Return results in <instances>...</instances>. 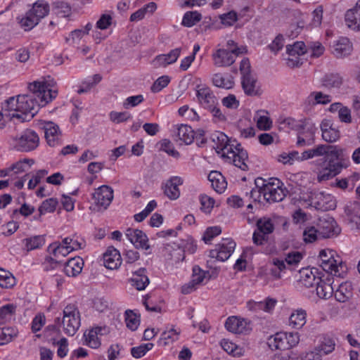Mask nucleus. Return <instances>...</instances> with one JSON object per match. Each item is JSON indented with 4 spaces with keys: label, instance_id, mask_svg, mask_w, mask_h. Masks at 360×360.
Instances as JSON below:
<instances>
[{
    "label": "nucleus",
    "instance_id": "bb28decb",
    "mask_svg": "<svg viewBox=\"0 0 360 360\" xmlns=\"http://www.w3.org/2000/svg\"><path fill=\"white\" fill-rule=\"evenodd\" d=\"M181 48H176L171 50L168 53L160 54L155 58V61L160 65L166 66L175 63L179 58Z\"/></svg>",
    "mask_w": 360,
    "mask_h": 360
},
{
    "label": "nucleus",
    "instance_id": "4c0bfd02",
    "mask_svg": "<svg viewBox=\"0 0 360 360\" xmlns=\"http://www.w3.org/2000/svg\"><path fill=\"white\" fill-rule=\"evenodd\" d=\"M299 282L306 288L312 287L319 281V277H316L312 271L309 269H302L300 271Z\"/></svg>",
    "mask_w": 360,
    "mask_h": 360
},
{
    "label": "nucleus",
    "instance_id": "cd10ccee",
    "mask_svg": "<svg viewBox=\"0 0 360 360\" xmlns=\"http://www.w3.org/2000/svg\"><path fill=\"white\" fill-rule=\"evenodd\" d=\"M56 84L54 79L49 75L39 80L28 83L27 90H52Z\"/></svg>",
    "mask_w": 360,
    "mask_h": 360
},
{
    "label": "nucleus",
    "instance_id": "dca6fc26",
    "mask_svg": "<svg viewBox=\"0 0 360 360\" xmlns=\"http://www.w3.org/2000/svg\"><path fill=\"white\" fill-rule=\"evenodd\" d=\"M240 72L242 75L241 84L243 90H254L256 80L251 75V66L248 58H243L240 64Z\"/></svg>",
    "mask_w": 360,
    "mask_h": 360
},
{
    "label": "nucleus",
    "instance_id": "7ed1b4c3",
    "mask_svg": "<svg viewBox=\"0 0 360 360\" xmlns=\"http://www.w3.org/2000/svg\"><path fill=\"white\" fill-rule=\"evenodd\" d=\"M227 46L231 50L218 49L212 53V58L215 66H230L235 62L236 56L248 52L247 46H238L233 40H229Z\"/></svg>",
    "mask_w": 360,
    "mask_h": 360
},
{
    "label": "nucleus",
    "instance_id": "f03ea898",
    "mask_svg": "<svg viewBox=\"0 0 360 360\" xmlns=\"http://www.w3.org/2000/svg\"><path fill=\"white\" fill-rule=\"evenodd\" d=\"M255 185L257 191L269 203L281 202L286 195V191L283 188V183L276 178L268 180L257 178L255 179Z\"/></svg>",
    "mask_w": 360,
    "mask_h": 360
},
{
    "label": "nucleus",
    "instance_id": "2f4dec72",
    "mask_svg": "<svg viewBox=\"0 0 360 360\" xmlns=\"http://www.w3.org/2000/svg\"><path fill=\"white\" fill-rule=\"evenodd\" d=\"M48 250L54 257L50 259L51 261L65 257L71 252L63 241L61 243L54 242L51 243L49 245Z\"/></svg>",
    "mask_w": 360,
    "mask_h": 360
},
{
    "label": "nucleus",
    "instance_id": "20e7f679",
    "mask_svg": "<svg viewBox=\"0 0 360 360\" xmlns=\"http://www.w3.org/2000/svg\"><path fill=\"white\" fill-rule=\"evenodd\" d=\"M303 259V255L298 251H291L284 254V257H273L271 260L275 269H271V276L274 279L281 278V273L286 269L295 268Z\"/></svg>",
    "mask_w": 360,
    "mask_h": 360
},
{
    "label": "nucleus",
    "instance_id": "5701e85b",
    "mask_svg": "<svg viewBox=\"0 0 360 360\" xmlns=\"http://www.w3.org/2000/svg\"><path fill=\"white\" fill-rule=\"evenodd\" d=\"M307 316L306 310L302 308L292 310L288 319L289 326L296 330L302 328L307 323Z\"/></svg>",
    "mask_w": 360,
    "mask_h": 360
},
{
    "label": "nucleus",
    "instance_id": "39448f33",
    "mask_svg": "<svg viewBox=\"0 0 360 360\" xmlns=\"http://www.w3.org/2000/svg\"><path fill=\"white\" fill-rule=\"evenodd\" d=\"M39 143L37 134L27 129L20 134L12 136L9 139L10 146L15 150L22 152H29L36 149Z\"/></svg>",
    "mask_w": 360,
    "mask_h": 360
},
{
    "label": "nucleus",
    "instance_id": "e2e57ef3",
    "mask_svg": "<svg viewBox=\"0 0 360 360\" xmlns=\"http://www.w3.org/2000/svg\"><path fill=\"white\" fill-rule=\"evenodd\" d=\"M153 346V343L142 344L138 347H132L131 354L136 359L141 358L147 352L152 349Z\"/></svg>",
    "mask_w": 360,
    "mask_h": 360
},
{
    "label": "nucleus",
    "instance_id": "c756f323",
    "mask_svg": "<svg viewBox=\"0 0 360 360\" xmlns=\"http://www.w3.org/2000/svg\"><path fill=\"white\" fill-rule=\"evenodd\" d=\"M212 187L217 192L222 193L227 186V183L222 174L217 171L211 172L208 175Z\"/></svg>",
    "mask_w": 360,
    "mask_h": 360
},
{
    "label": "nucleus",
    "instance_id": "4be33fe9",
    "mask_svg": "<svg viewBox=\"0 0 360 360\" xmlns=\"http://www.w3.org/2000/svg\"><path fill=\"white\" fill-rule=\"evenodd\" d=\"M103 263L108 269H117L122 263V258L119 251L113 247L108 248L103 254Z\"/></svg>",
    "mask_w": 360,
    "mask_h": 360
},
{
    "label": "nucleus",
    "instance_id": "412c9836",
    "mask_svg": "<svg viewBox=\"0 0 360 360\" xmlns=\"http://www.w3.org/2000/svg\"><path fill=\"white\" fill-rule=\"evenodd\" d=\"M333 48V53L337 58H343L349 56L353 49L352 44L347 37H341L334 41Z\"/></svg>",
    "mask_w": 360,
    "mask_h": 360
},
{
    "label": "nucleus",
    "instance_id": "de8ad7c7",
    "mask_svg": "<svg viewBox=\"0 0 360 360\" xmlns=\"http://www.w3.org/2000/svg\"><path fill=\"white\" fill-rule=\"evenodd\" d=\"M345 213L350 221L359 226L360 222V205L358 202H351L347 205Z\"/></svg>",
    "mask_w": 360,
    "mask_h": 360
},
{
    "label": "nucleus",
    "instance_id": "e433bc0d",
    "mask_svg": "<svg viewBox=\"0 0 360 360\" xmlns=\"http://www.w3.org/2000/svg\"><path fill=\"white\" fill-rule=\"evenodd\" d=\"M342 84V78L338 73L326 74L321 79V85L327 89H339Z\"/></svg>",
    "mask_w": 360,
    "mask_h": 360
},
{
    "label": "nucleus",
    "instance_id": "338daca9",
    "mask_svg": "<svg viewBox=\"0 0 360 360\" xmlns=\"http://www.w3.org/2000/svg\"><path fill=\"white\" fill-rule=\"evenodd\" d=\"M17 335L16 330L12 328H0V341L1 344L11 342L14 337Z\"/></svg>",
    "mask_w": 360,
    "mask_h": 360
},
{
    "label": "nucleus",
    "instance_id": "bf43d9fd",
    "mask_svg": "<svg viewBox=\"0 0 360 360\" xmlns=\"http://www.w3.org/2000/svg\"><path fill=\"white\" fill-rule=\"evenodd\" d=\"M125 322L127 327L134 331L138 328L140 324V319L132 311L127 310L125 311Z\"/></svg>",
    "mask_w": 360,
    "mask_h": 360
},
{
    "label": "nucleus",
    "instance_id": "680f3d73",
    "mask_svg": "<svg viewBox=\"0 0 360 360\" xmlns=\"http://www.w3.org/2000/svg\"><path fill=\"white\" fill-rule=\"evenodd\" d=\"M58 203V202L56 198H51L45 200L39 207L40 214L53 212L56 209Z\"/></svg>",
    "mask_w": 360,
    "mask_h": 360
},
{
    "label": "nucleus",
    "instance_id": "4468645a",
    "mask_svg": "<svg viewBox=\"0 0 360 360\" xmlns=\"http://www.w3.org/2000/svg\"><path fill=\"white\" fill-rule=\"evenodd\" d=\"M125 236L136 248L148 250V238L141 230L129 228L126 230Z\"/></svg>",
    "mask_w": 360,
    "mask_h": 360
},
{
    "label": "nucleus",
    "instance_id": "6e6552de",
    "mask_svg": "<svg viewBox=\"0 0 360 360\" xmlns=\"http://www.w3.org/2000/svg\"><path fill=\"white\" fill-rule=\"evenodd\" d=\"M62 326L64 332L70 336L74 335L80 326L79 311L74 305H68L63 309Z\"/></svg>",
    "mask_w": 360,
    "mask_h": 360
},
{
    "label": "nucleus",
    "instance_id": "69168bd1",
    "mask_svg": "<svg viewBox=\"0 0 360 360\" xmlns=\"http://www.w3.org/2000/svg\"><path fill=\"white\" fill-rule=\"evenodd\" d=\"M287 53H295V55L302 56L306 53V46L303 41H296L292 45L286 46Z\"/></svg>",
    "mask_w": 360,
    "mask_h": 360
},
{
    "label": "nucleus",
    "instance_id": "ea45409f",
    "mask_svg": "<svg viewBox=\"0 0 360 360\" xmlns=\"http://www.w3.org/2000/svg\"><path fill=\"white\" fill-rule=\"evenodd\" d=\"M194 135L193 130L186 124H181L177 129L176 137L186 145L191 144L193 141Z\"/></svg>",
    "mask_w": 360,
    "mask_h": 360
},
{
    "label": "nucleus",
    "instance_id": "c9c22d12",
    "mask_svg": "<svg viewBox=\"0 0 360 360\" xmlns=\"http://www.w3.org/2000/svg\"><path fill=\"white\" fill-rule=\"evenodd\" d=\"M22 244L27 251L39 249L45 244V236L38 235L25 238L22 240Z\"/></svg>",
    "mask_w": 360,
    "mask_h": 360
},
{
    "label": "nucleus",
    "instance_id": "f704fd0d",
    "mask_svg": "<svg viewBox=\"0 0 360 360\" xmlns=\"http://www.w3.org/2000/svg\"><path fill=\"white\" fill-rule=\"evenodd\" d=\"M316 294L322 299L327 300L334 294V290L330 280L323 281L319 279L316 283Z\"/></svg>",
    "mask_w": 360,
    "mask_h": 360
},
{
    "label": "nucleus",
    "instance_id": "7c9ffc66",
    "mask_svg": "<svg viewBox=\"0 0 360 360\" xmlns=\"http://www.w3.org/2000/svg\"><path fill=\"white\" fill-rule=\"evenodd\" d=\"M131 282L138 290H144L149 283V279L146 275V269L141 268L136 271L131 278Z\"/></svg>",
    "mask_w": 360,
    "mask_h": 360
},
{
    "label": "nucleus",
    "instance_id": "f257e3e1",
    "mask_svg": "<svg viewBox=\"0 0 360 360\" xmlns=\"http://www.w3.org/2000/svg\"><path fill=\"white\" fill-rule=\"evenodd\" d=\"M215 143L216 152L228 162L233 163L243 171L248 169L246 162L248 159V153L235 141L230 142L228 136L224 133H218L213 138Z\"/></svg>",
    "mask_w": 360,
    "mask_h": 360
},
{
    "label": "nucleus",
    "instance_id": "423d86ee",
    "mask_svg": "<svg viewBox=\"0 0 360 360\" xmlns=\"http://www.w3.org/2000/svg\"><path fill=\"white\" fill-rule=\"evenodd\" d=\"M6 103L8 110L20 111L32 116L38 111L37 101L32 91L29 94L19 95L16 99L14 97H11L6 101Z\"/></svg>",
    "mask_w": 360,
    "mask_h": 360
},
{
    "label": "nucleus",
    "instance_id": "9d476101",
    "mask_svg": "<svg viewBox=\"0 0 360 360\" xmlns=\"http://www.w3.org/2000/svg\"><path fill=\"white\" fill-rule=\"evenodd\" d=\"M310 205L318 210L327 211L336 207L335 198L323 191H314L309 197Z\"/></svg>",
    "mask_w": 360,
    "mask_h": 360
},
{
    "label": "nucleus",
    "instance_id": "72a5a7b5",
    "mask_svg": "<svg viewBox=\"0 0 360 360\" xmlns=\"http://www.w3.org/2000/svg\"><path fill=\"white\" fill-rule=\"evenodd\" d=\"M197 97L200 105L208 110L213 108L217 103V99L212 91H197Z\"/></svg>",
    "mask_w": 360,
    "mask_h": 360
},
{
    "label": "nucleus",
    "instance_id": "b1692460",
    "mask_svg": "<svg viewBox=\"0 0 360 360\" xmlns=\"http://www.w3.org/2000/svg\"><path fill=\"white\" fill-rule=\"evenodd\" d=\"M226 328L233 333H243L248 330V322L237 316H231L225 323Z\"/></svg>",
    "mask_w": 360,
    "mask_h": 360
},
{
    "label": "nucleus",
    "instance_id": "a878e982",
    "mask_svg": "<svg viewBox=\"0 0 360 360\" xmlns=\"http://www.w3.org/2000/svg\"><path fill=\"white\" fill-rule=\"evenodd\" d=\"M33 15L40 22L50 12L49 4L46 0H37L30 9Z\"/></svg>",
    "mask_w": 360,
    "mask_h": 360
},
{
    "label": "nucleus",
    "instance_id": "f3484780",
    "mask_svg": "<svg viewBox=\"0 0 360 360\" xmlns=\"http://www.w3.org/2000/svg\"><path fill=\"white\" fill-rule=\"evenodd\" d=\"M41 128L44 131L47 143L52 147L58 145L61 135L58 125L51 121H44L41 123Z\"/></svg>",
    "mask_w": 360,
    "mask_h": 360
},
{
    "label": "nucleus",
    "instance_id": "052dcab7",
    "mask_svg": "<svg viewBox=\"0 0 360 360\" xmlns=\"http://www.w3.org/2000/svg\"><path fill=\"white\" fill-rule=\"evenodd\" d=\"M199 199L201 205L200 210L206 214H210L215 204L214 198L206 194H202Z\"/></svg>",
    "mask_w": 360,
    "mask_h": 360
},
{
    "label": "nucleus",
    "instance_id": "774afa93",
    "mask_svg": "<svg viewBox=\"0 0 360 360\" xmlns=\"http://www.w3.org/2000/svg\"><path fill=\"white\" fill-rule=\"evenodd\" d=\"M319 236L318 229L314 226H307L303 231V239L306 243H313Z\"/></svg>",
    "mask_w": 360,
    "mask_h": 360
},
{
    "label": "nucleus",
    "instance_id": "c03bdc74",
    "mask_svg": "<svg viewBox=\"0 0 360 360\" xmlns=\"http://www.w3.org/2000/svg\"><path fill=\"white\" fill-rule=\"evenodd\" d=\"M156 9L157 4L155 2H150L133 13L130 16V20L132 22L141 20L144 18L148 13L152 14Z\"/></svg>",
    "mask_w": 360,
    "mask_h": 360
},
{
    "label": "nucleus",
    "instance_id": "a18cd8bd",
    "mask_svg": "<svg viewBox=\"0 0 360 360\" xmlns=\"http://www.w3.org/2000/svg\"><path fill=\"white\" fill-rule=\"evenodd\" d=\"M37 107L44 106L57 96L58 91H32Z\"/></svg>",
    "mask_w": 360,
    "mask_h": 360
},
{
    "label": "nucleus",
    "instance_id": "c85d7f7f",
    "mask_svg": "<svg viewBox=\"0 0 360 360\" xmlns=\"http://www.w3.org/2000/svg\"><path fill=\"white\" fill-rule=\"evenodd\" d=\"M213 84L226 90L231 89L234 86L233 77L229 74L216 73L212 77Z\"/></svg>",
    "mask_w": 360,
    "mask_h": 360
},
{
    "label": "nucleus",
    "instance_id": "3c124183",
    "mask_svg": "<svg viewBox=\"0 0 360 360\" xmlns=\"http://www.w3.org/2000/svg\"><path fill=\"white\" fill-rule=\"evenodd\" d=\"M16 306L13 304H7L0 308V323H5L11 320L15 315Z\"/></svg>",
    "mask_w": 360,
    "mask_h": 360
},
{
    "label": "nucleus",
    "instance_id": "9b49d317",
    "mask_svg": "<svg viewBox=\"0 0 360 360\" xmlns=\"http://www.w3.org/2000/svg\"><path fill=\"white\" fill-rule=\"evenodd\" d=\"M236 248V243L230 239H223L222 241L216 245L214 250L210 252L212 258H216L219 261L224 262L228 259Z\"/></svg>",
    "mask_w": 360,
    "mask_h": 360
},
{
    "label": "nucleus",
    "instance_id": "8fccbe9b",
    "mask_svg": "<svg viewBox=\"0 0 360 360\" xmlns=\"http://www.w3.org/2000/svg\"><path fill=\"white\" fill-rule=\"evenodd\" d=\"M326 146L325 144H320L315 148L307 150L302 153V160H309L316 157H321L326 155Z\"/></svg>",
    "mask_w": 360,
    "mask_h": 360
},
{
    "label": "nucleus",
    "instance_id": "393cba45",
    "mask_svg": "<svg viewBox=\"0 0 360 360\" xmlns=\"http://www.w3.org/2000/svg\"><path fill=\"white\" fill-rule=\"evenodd\" d=\"M84 261L79 257L70 259L65 264L64 272L68 276L75 277L82 272Z\"/></svg>",
    "mask_w": 360,
    "mask_h": 360
},
{
    "label": "nucleus",
    "instance_id": "79ce46f5",
    "mask_svg": "<svg viewBox=\"0 0 360 360\" xmlns=\"http://www.w3.org/2000/svg\"><path fill=\"white\" fill-rule=\"evenodd\" d=\"M18 23L25 31H30L37 25L39 21L33 15L29 10L25 15L19 17Z\"/></svg>",
    "mask_w": 360,
    "mask_h": 360
},
{
    "label": "nucleus",
    "instance_id": "603ef678",
    "mask_svg": "<svg viewBox=\"0 0 360 360\" xmlns=\"http://www.w3.org/2000/svg\"><path fill=\"white\" fill-rule=\"evenodd\" d=\"M257 229L263 234H270L274 230V226L271 219L262 217L257 221Z\"/></svg>",
    "mask_w": 360,
    "mask_h": 360
},
{
    "label": "nucleus",
    "instance_id": "13d9d810",
    "mask_svg": "<svg viewBox=\"0 0 360 360\" xmlns=\"http://www.w3.org/2000/svg\"><path fill=\"white\" fill-rule=\"evenodd\" d=\"M63 243L68 247L70 252L80 250L84 247V242L82 239L79 240L77 237H66L63 239Z\"/></svg>",
    "mask_w": 360,
    "mask_h": 360
},
{
    "label": "nucleus",
    "instance_id": "1a4fd4ad",
    "mask_svg": "<svg viewBox=\"0 0 360 360\" xmlns=\"http://www.w3.org/2000/svg\"><path fill=\"white\" fill-rule=\"evenodd\" d=\"M92 200L95 210H105L113 200L112 188L106 185L98 187L92 193Z\"/></svg>",
    "mask_w": 360,
    "mask_h": 360
},
{
    "label": "nucleus",
    "instance_id": "473e14b6",
    "mask_svg": "<svg viewBox=\"0 0 360 360\" xmlns=\"http://www.w3.org/2000/svg\"><path fill=\"white\" fill-rule=\"evenodd\" d=\"M337 301L345 302L352 296V285L349 282L341 283L338 288L334 292Z\"/></svg>",
    "mask_w": 360,
    "mask_h": 360
},
{
    "label": "nucleus",
    "instance_id": "2eb2a0df",
    "mask_svg": "<svg viewBox=\"0 0 360 360\" xmlns=\"http://www.w3.org/2000/svg\"><path fill=\"white\" fill-rule=\"evenodd\" d=\"M108 332L106 327H95L87 330L84 333V344L93 349H97L101 345V336Z\"/></svg>",
    "mask_w": 360,
    "mask_h": 360
},
{
    "label": "nucleus",
    "instance_id": "0eeeda50",
    "mask_svg": "<svg viewBox=\"0 0 360 360\" xmlns=\"http://www.w3.org/2000/svg\"><path fill=\"white\" fill-rule=\"evenodd\" d=\"M319 264L323 271L334 276H340L343 267L340 257L330 249L320 251Z\"/></svg>",
    "mask_w": 360,
    "mask_h": 360
},
{
    "label": "nucleus",
    "instance_id": "0e129e2a",
    "mask_svg": "<svg viewBox=\"0 0 360 360\" xmlns=\"http://www.w3.org/2000/svg\"><path fill=\"white\" fill-rule=\"evenodd\" d=\"M102 79V77L99 74L89 76L85 78L79 90H86V89H92Z\"/></svg>",
    "mask_w": 360,
    "mask_h": 360
},
{
    "label": "nucleus",
    "instance_id": "58836bf2",
    "mask_svg": "<svg viewBox=\"0 0 360 360\" xmlns=\"http://www.w3.org/2000/svg\"><path fill=\"white\" fill-rule=\"evenodd\" d=\"M307 129L309 131V135H305V133H300L297 141V145L298 146H309L314 143V135L317 128L315 124H309L307 126Z\"/></svg>",
    "mask_w": 360,
    "mask_h": 360
},
{
    "label": "nucleus",
    "instance_id": "864d4df0",
    "mask_svg": "<svg viewBox=\"0 0 360 360\" xmlns=\"http://www.w3.org/2000/svg\"><path fill=\"white\" fill-rule=\"evenodd\" d=\"M201 18V14L197 11H188L184 15L181 24L185 27H191L198 22Z\"/></svg>",
    "mask_w": 360,
    "mask_h": 360
},
{
    "label": "nucleus",
    "instance_id": "a19ab883",
    "mask_svg": "<svg viewBox=\"0 0 360 360\" xmlns=\"http://www.w3.org/2000/svg\"><path fill=\"white\" fill-rule=\"evenodd\" d=\"M180 329L172 326L165 330L160 338V344L166 346L179 340Z\"/></svg>",
    "mask_w": 360,
    "mask_h": 360
},
{
    "label": "nucleus",
    "instance_id": "37998d69",
    "mask_svg": "<svg viewBox=\"0 0 360 360\" xmlns=\"http://www.w3.org/2000/svg\"><path fill=\"white\" fill-rule=\"evenodd\" d=\"M264 113L268 114V112L265 111H257L254 116V120L259 129L267 131L272 127V120L269 116L264 115Z\"/></svg>",
    "mask_w": 360,
    "mask_h": 360
},
{
    "label": "nucleus",
    "instance_id": "49530a36",
    "mask_svg": "<svg viewBox=\"0 0 360 360\" xmlns=\"http://www.w3.org/2000/svg\"><path fill=\"white\" fill-rule=\"evenodd\" d=\"M286 338L284 333H277L271 336L268 340V344L271 349H287Z\"/></svg>",
    "mask_w": 360,
    "mask_h": 360
},
{
    "label": "nucleus",
    "instance_id": "f8f14e48",
    "mask_svg": "<svg viewBox=\"0 0 360 360\" xmlns=\"http://www.w3.org/2000/svg\"><path fill=\"white\" fill-rule=\"evenodd\" d=\"M319 235L321 238H330L340 233L334 219L328 215L321 217L317 224Z\"/></svg>",
    "mask_w": 360,
    "mask_h": 360
},
{
    "label": "nucleus",
    "instance_id": "4d7b16f0",
    "mask_svg": "<svg viewBox=\"0 0 360 360\" xmlns=\"http://www.w3.org/2000/svg\"><path fill=\"white\" fill-rule=\"evenodd\" d=\"M335 349V342L330 338H323L321 345L315 349L314 352H316L322 355L328 354L333 352Z\"/></svg>",
    "mask_w": 360,
    "mask_h": 360
},
{
    "label": "nucleus",
    "instance_id": "ddd939ff",
    "mask_svg": "<svg viewBox=\"0 0 360 360\" xmlns=\"http://www.w3.org/2000/svg\"><path fill=\"white\" fill-rule=\"evenodd\" d=\"M342 167L338 162H327L326 160L322 162V165L318 168L316 172L317 181L319 183L328 181L337 174L341 171Z\"/></svg>",
    "mask_w": 360,
    "mask_h": 360
},
{
    "label": "nucleus",
    "instance_id": "09e8293b",
    "mask_svg": "<svg viewBox=\"0 0 360 360\" xmlns=\"http://www.w3.org/2000/svg\"><path fill=\"white\" fill-rule=\"evenodd\" d=\"M221 346L225 352L235 357H239L244 353L242 347L228 340H223Z\"/></svg>",
    "mask_w": 360,
    "mask_h": 360
},
{
    "label": "nucleus",
    "instance_id": "6ab92c4d",
    "mask_svg": "<svg viewBox=\"0 0 360 360\" xmlns=\"http://www.w3.org/2000/svg\"><path fill=\"white\" fill-rule=\"evenodd\" d=\"M345 20L348 27L360 31V0L357 1L353 8L346 11Z\"/></svg>",
    "mask_w": 360,
    "mask_h": 360
},
{
    "label": "nucleus",
    "instance_id": "5fc2aeb1",
    "mask_svg": "<svg viewBox=\"0 0 360 360\" xmlns=\"http://www.w3.org/2000/svg\"><path fill=\"white\" fill-rule=\"evenodd\" d=\"M15 284V279L12 274L4 269L0 268V286L9 288Z\"/></svg>",
    "mask_w": 360,
    "mask_h": 360
},
{
    "label": "nucleus",
    "instance_id": "a211bd4d",
    "mask_svg": "<svg viewBox=\"0 0 360 360\" xmlns=\"http://www.w3.org/2000/svg\"><path fill=\"white\" fill-rule=\"evenodd\" d=\"M323 139L328 143L337 141L340 137L339 129L335 127L330 120L324 119L321 123Z\"/></svg>",
    "mask_w": 360,
    "mask_h": 360
},
{
    "label": "nucleus",
    "instance_id": "6e6d98bb",
    "mask_svg": "<svg viewBox=\"0 0 360 360\" xmlns=\"http://www.w3.org/2000/svg\"><path fill=\"white\" fill-rule=\"evenodd\" d=\"M33 163L34 160L32 159H24L13 164L11 167H10V170L11 171V173L13 172L14 174H20L21 172L27 171L33 165Z\"/></svg>",
    "mask_w": 360,
    "mask_h": 360
},
{
    "label": "nucleus",
    "instance_id": "aec40b11",
    "mask_svg": "<svg viewBox=\"0 0 360 360\" xmlns=\"http://www.w3.org/2000/svg\"><path fill=\"white\" fill-rule=\"evenodd\" d=\"M183 179L179 176H172L164 184V193L171 200H176L180 195L179 186L183 184Z\"/></svg>",
    "mask_w": 360,
    "mask_h": 360
}]
</instances>
